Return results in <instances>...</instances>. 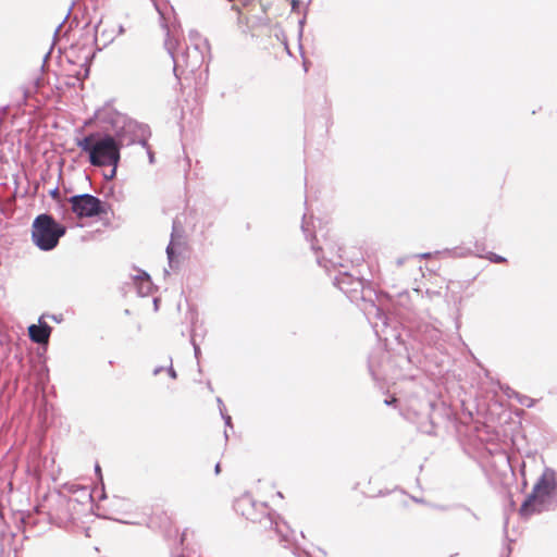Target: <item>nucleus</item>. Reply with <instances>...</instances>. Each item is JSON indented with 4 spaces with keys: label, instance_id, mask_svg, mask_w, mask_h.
I'll return each instance as SVG.
<instances>
[{
    "label": "nucleus",
    "instance_id": "1",
    "mask_svg": "<svg viewBox=\"0 0 557 557\" xmlns=\"http://www.w3.org/2000/svg\"><path fill=\"white\" fill-rule=\"evenodd\" d=\"M77 147L88 154V160L94 166H113L112 173L121 158V145L111 135L91 133L76 143Z\"/></svg>",
    "mask_w": 557,
    "mask_h": 557
},
{
    "label": "nucleus",
    "instance_id": "2",
    "mask_svg": "<svg viewBox=\"0 0 557 557\" xmlns=\"http://www.w3.org/2000/svg\"><path fill=\"white\" fill-rule=\"evenodd\" d=\"M65 234V227L49 214H39L32 225V240L41 250L53 249Z\"/></svg>",
    "mask_w": 557,
    "mask_h": 557
},
{
    "label": "nucleus",
    "instance_id": "3",
    "mask_svg": "<svg viewBox=\"0 0 557 557\" xmlns=\"http://www.w3.org/2000/svg\"><path fill=\"white\" fill-rule=\"evenodd\" d=\"M556 490V480L553 473H544L535 483L532 493L520 507L519 513L523 518L541 512Z\"/></svg>",
    "mask_w": 557,
    "mask_h": 557
},
{
    "label": "nucleus",
    "instance_id": "4",
    "mask_svg": "<svg viewBox=\"0 0 557 557\" xmlns=\"http://www.w3.org/2000/svg\"><path fill=\"white\" fill-rule=\"evenodd\" d=\"M69 202L78 219L96 218L108 213L107 203L89 194L72 196Z\"/></svg>",
    "mask_w": 557,
    "mask_h": 557
},
{
    "label": "nucleus",
    "instance_id": "5",
    "mask_svg": "<svg viewBox=\"0 0 557 557\" xmlns=\"http://www.w3.org/2000/svg\"><path fill=\"white\" fill-rule=\"evenodd\" d=\"M235 511L251 522H260L265 516L263 509H258L256 503L248 495H242L234 503Z\"/></svg>",
    "mask_w": 557,
    "mask_h": 557
},
{
    "label": "nucleus",
    "instance_id": "6",
    "mask_svg": "<svg viewBox=\"0 0 557 557\" xmlns=\"http://www.w3.org/2000/svg\"><path fill=\"white\" fill-rule=\"evenodd\" d=\"M173 524L172 518L165 511L151 515L147 523L148 528L163 533H169Z\"/></svg>",
    "mask_w": 557,
    "mask_h": 557
},
{
    "label": "nucleus",
    "instance_id": "7",
    "mask_svg": "<svg viewBox=\"0 0 557 557\" xmlns=\"http://www.w3.org/2000/svg\"><path fill=\"white\" fill-rule=\"evenodd\" d=\"M51 326L47 323L32 324L28 327V335L34 343L46 344L49 341L51 334Z\"/></svg>",
    "mask_w": 557,
    "mask_h": 557
},
{
    "label": "nucleus",
    "instance_id": "8",
    "mask_svg": "<svg viewBox=\"0 0 557 557\" xmlns=\"http://www.w3.org/2000/svg\"><path fill=\"white\" fill-rule=\"evenodd\" d=\"M351 277L348 274H344L338 278V287L346 294H356L362 290L364 281L362 278H357L354 282H350Z\"/></svg>",
    "mask_w": 557,
    "mask_h": 557
},
{
    "label": "nucleus",
    "instance_id": "9",
    "mask_svg": "<svg viewBox=\"0 0 557 557\" xmlns=\"http://www.w3.org/2000/svg\"><path fill=\"white\" fill-rule=\"evenodd\" d=\"M166 252H168V257L170 259V262H173L174 261V256H175V245L173 243H171L168 246Z\"/></svg>",
    "mask_w": 557,
    "mask_h": 557
},
{
    "label": "nucleus",
    "instance_id": "10",
    "mask_svg": "<svg viewBox=\"0 0 557 557\" xmlns=\"http://www.w3.org/2000/svg\"><path fill=\"white\" fill-rule=\"evenodd\" d=\"M492 261L494 262H497V263H503V262H506V259L500 257V256H497L495 253L492 255V257L490 258Z\"/></svg>",
    "mask_w": 557,
    "mask_h": 557
},
{
    "label": "nucleus",
    "instance_id": "11",
    "mask_svg": "<svg viewBox=\"0 0 557 557\" xmlns=\"http://www.w3.org/2000/svg\"><path fill=\"white\" fill-rule=\"evenodd\" d=\"M137 278L141 280L143 282H146L147 284L150 283L149 275L145 272H143Z\"/></svg>",
    "mask_w": 557,
    "mask_h": 557
},
{
    "label": "nucleus",
    "instance_id": "12",
    "mask_svg": "<svg viewBox=\"0 0 557 557\" xmlns=\"http://www.w3.org/2000/svg\"><path fill=\"white\" fill-rule=\"evenodd\" d=\"M396 401H397V399H396L395 397H393L391 400H386L385 403H386L387 405H393V404H395Z\"/></svg>",
    "mask_w": 557,
    "mask_h": 557
},
{
    "label": "nucleus",
    "instance_id": "13",
    "mask_svg": "<svg viewBox=\"0 0 557 557\" xmlns=\"http://www.w3.org/2000/svg\"><path fill=\"white\" fill-rule=\"evenodd\" d=\"M220 471H221V466H220V463H216L215 465V473L219 474Z\"/></svg>",
    "mask_w": 557,
    "mask_h": 557
}]
</instances>
